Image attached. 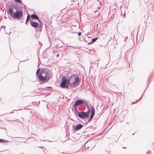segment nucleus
<instances>
[{"mask_svg": "<svg viewBox=\"0 0 154 154\" xmlns=\"http://www.w3.org/2000/svg\"><path fill=\"white\" fill-rule=\"evenodd\" d=\"M39 79L41 81L47 82L49 81L51 77L50 73L48 69H44L41 70L40 74L38 75Z\"/></svg>", "mask_w": 154, "mask_h": 154, "instance_id": "f257e3e1", "label": "nucleus"}, {"mask_svg": "<svg viewBox=\"0 0 154 154\" xmlns=\"http://www.w3.org/2000/svg\"><path fill=\"white\" fill-rule=\"evenodd\" d=\"M62 82L60 84V86L61 88H68L69 85V80L67 79L65 76H63L62 78Z\"/></svg>", "mask_w": 154, "mask_h": 154, "instance_id": "f03ea898", "label": "nucleus"}, {"mask_svg": "<svg viewBox=\"0 0 154 154\" xmlns=\"http://www.w3.org/2000/svg\"><path fill=\"white\" fill-rule=\"evenodd\" d=\"M89 114V111L86 112L84 111L77 112V114L78 116L81 119L86 118L88 117Z\"/></svg>", "mask_w": 154, "mask_h": 154, "instance_id": "7ed1b4c3", "label": "nucleus"}, {"mask_svg": "<svg viewBox=\"0 0 154 154\" xmlns=\"http://www.w3.org/2000/svg\"><path fill=\"white\" fill-rule=\"evenodd\" d=\"M23 15L22 12L20 11H17L14 12L13 14L12 17L19 19Z\"/></svg>", "mask_w": 154, "mask_h": 154, "instance_id": "20e7f679", "label": "nucleus"}, {"mask_svg": "<svg viewBox=\"0 0 154 154\" xmlns=\"http://www.w3.org/2000/svg\"><path fill=\"white\" fill-rule=\"evenodd\" d=\"M83 103L82 100H78L75 101L74 104V106H75L76 107L83 104Z\"/></svg>", "mask_w": 154, "mask_h": 154, "instance_id": "39448f33", "label": "nucleus"}, {"mask_svg": "<svg viewBox=\"0 0 154 154\" xmlns=\"http://www.w3.org/2000/svg\"><path fill=\"white\" fill-rule=\"evenodd\" d=\"M7 12L8 14H10L11 17H13V11L12 8L11 7H9L7 10Z\"/></svg>", "mask_w": 154, "mask_h": 154, "instance_id": "423d86ee", "label": "nucleus"}, {"mask_svg": "<svg viewBox=\"0 0 154 154\" xmlns=\"http://www.w3.org/2000/svg\"><path fill=\"white\" fill-rule=\"evenodd\" d=\"M82 127V125L81 124H79L77 125V126L74 129L76 131H77L81 128Z\"/></svg>", "mask_w": 154, "mask_h": 154, "instance_id": "0eeeda50", "label": "nucleus"}, {"mask_svg": "<svg viewBox=\"0 0 154 154\" xmlns=\"http://www.w3.org/2000/svg\"><path fill=\"white\" fill-rule=\"evenodd\" d=\"M30 24L32 26L35 28H37L38 26V23L35 22L31 23Z\"/></svg>", "mask_w": 154, "mask_h": 154, "instance_id": "6e6552de", "label": "nucleus"}, {"mask_svg": "<svg viewBox=\"0 0 154 154\" xmlns=\"http://www.w3.org/2000/svg\"><path fill=\"white\" fill-rule=\"evenodd\" d=\"M31 17L32 18L35 20H39L38 17L35 14H32L31 15Z\"/></svg>", "mask_w": 154, "mask_h": 154, "instance_id": "1a4fd4ad", "label": "nucleus"}, {"mask_svg": "<svg viewBox=\"0 0 154 154\" xmlns=\"http://www.w3.org/2000/svg\"><path fill=\"white\" fill-rule=\"evenodd\" d=\"M8 142V141L5 140L3 139H0V142L1 143H7Z\"/></svg>", "mask_w": 154, "mask_h": 154, "instance_id": "9d476101", "label": "nucleus"}, {"mask_svg": "<svg viewBox=\"0 0 154 154\" xmlns=\"http://www.w3.org/2000/svg\"><path fill=\"white\" fill-rule=\"evenodd\" d=\"M30 15H28L27 16V18L26 19V24L29 21V20L30 19Z\"/></svg>", "mask_w": 154, "mask_h": 154, "instance_id": "9b49d317", "label": "nucleus"}, {"mask_svg": "<svg viewBox=\"0 0 154 154\" xmlns=\"http://www.w3.org/2000/svg\"><path fill=\"white\" fill-rule=\"evenodd\" d=\"M91 114L94 115L95 113V110L94 108L92 107L91 108Z\"/></svg>", "mask_w": 154, "mask_h": 154, "instance_id": "f8f14e48", "label": "nucleus"}, {"mask_svg": "<svg viewBox=\"0 0 154 154\" xmlns=\"http://www.w3.org/2000/svg\"><path fill=\"white\" fill-rule=\"evenodd\" d=\"M83 100V103L85 105H88V102L85 100Z\"/></svg>", "mask_w": 154, "mask_h": 154, "instance_id": "ddd939ff", "label": "nucleus"}, {"mask_svg": "<svg viewBox=\"0 0 154 154\" xmlns=\"http://www.w3.org/2000/svg\"><path fill=\"white\" fill-rule=\"evenodd\" d=\"M97 39V38H94L92 39L91 42L93 43L96 41Z\"/></svg>", "mask_w": 154, "mask_h": 154, "instance_id": "4468645a", "label": "nucleus"}, {"mask_svg": "<svg viewBox=\"0 0 154 154\" xmlns=\"http://www.w3.org/2000/svg\"><path fill=\"white\" fill-rule=\"evenodd\" d=\"M78 83L77 82L75 81L73 82L72 83V85L73 86H74L76 85Z\"/></svg>", "mask_w": 154, "mask_h": 154, "instance_id": "2eb2a0df", "label": "nucleus"}, {"mask_svg": "<svg viewBox=\"0 0 154 154\" xmlns=\"http://www.w3.org/2000/svg\"><path fill=\"white\" fill-rule=\"evenodd\" d=\"M40 70V68H38L37 69V71H36V75H37L39 73Z\"/></svg>", "mask_w": 154, "mask_h": 154, "instance_id": "dca6fc26", "label": "nucleus"}, {"mask_svg": "<svg viewBox=\"0 0 154 154\" xmlns=\"http://www.w3.org/2000/svg\"><path fill=\"white\" fill-rule=\"evenodd\" d=\"M75 81L76 82H78L79 79L78 77H75Z\"/></svg>", "mask_w": 154, "mask_h": 154, "instance_id": "f3484780", "label": "nucleus"}, {"mask_svg": "<svg viewBox=\"0 0 154 154\" xmlns=\"http://www.w3.org/2000/svg\"><path fill=\"white\" fill-rule=\"evenodd\" d=\"M94 115H93V114H91V116L90 117V121H91V120L93 118V116H94Z\"/></svg>", "mask_w": 154, "mask_h": 154, "instance_id": "a211bd4d", "label": "nucleus"}, {"mask_svg": "<svg viewBox=\"0 0 154 154\" xmlns=\"http://www.w3.org/2000/svg\"><path fill=\"white\" fill-rule=\"evenodd\" d=\"M15 1L20 3H21L22 2V1L21 0H15Z\"/></svg>", "mask_w": 154, "mask_h": 154, "instance_id": "6ab92c4d", "label": "nucleus"}, {"mask_svg": "<svg viewBox=\"0 0 154 154\" xmlns=\"http://www.w3.org/2000/svg\"><path fill=\"white\" fill-rule=\"evenodd\" d=\"M147 154H150V151H148L146 152Z\"/></svg>", "mask_w": 154, "mask_h": 154, "instance_id": "aec40b11", "label": "nucleus"}, {"mask_svg": "<svg viewBox=\"0 0 154 154\" xmlns=\"http://www.w3.org/2000/svg\"><path fill=\"white\" fill-rule=\"evenodd\" d=\"M81 32H79L78 33V35L79 36H80L81 35Z\"/></svg>", "mask_w": 154, "mask_h": 154, "instance_id": "412c9836", "label": "nucleus"}]
</instances>
